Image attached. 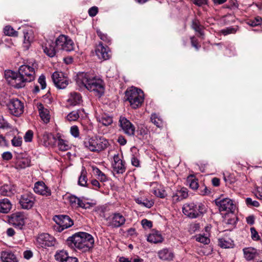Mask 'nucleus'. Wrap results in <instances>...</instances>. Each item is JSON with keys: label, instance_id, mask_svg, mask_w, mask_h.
<instances>
[{"label": "nucleus", "instance_id": "52", "mask_svg": "<svg viewBox=\"0 0 262 262\" xmlns=\"http://www.w3.org/2000/svg\"><path fill=\"white\" fill-rule=\"evenodd\" d=\"M14 146H20L22 143V138L19 137H14L11 141Z\"/></svg>", "mask_w": 262, "mask_h": 262}, {"label": "nucleus", "instance_id": "6", "mask_svg": "<svg viewBox=\"0 0 262 262\" xmlns=\"http://www.w3.org/2000/svg\"><path fill=\"white\" fill-rule=\"evenodd\" d=\"M37 66L36 62H29L28 64L20 66L18 73L30 82L35 79V69H37Z\"/></svg>", "mask_w": 262, "mask_h": 262}, {"label": "nucleus", "instance_id": "16", "mask_svg": "<svg viewBox=\"0 0 262 262\" xmlns=\"http://www.w3.org/2000/svg\"><path fill=\"white\" fill-rule=\"evenodd\" d=\"M25 215L23 212H16L12 214L10 222L16 229L21 230L25 224Z\"/></svg>", "mask_w": 262, "mask_h": 262}, {"label": "nucleus", "instance_id": "31", "mask_svg": "<svg viewBox=\"0 0 262 262\" xmlns=\"http://www.w3.org/2000/svg\"><path fill=\"white\" fill-rule=\"evenodd\" d=\"M97 120L104 126H108L113 123V118L107 114H104L97 117Z\"/></svg>", "mask_w": 262, "mask_h": 262}, {"label": "nucleus", "instance_id": "44", "mask_svg": "<svg viewBox=\"0 0 262 262\" xmlns=\"http://www.w3.org/2000/svg\"><path fill=\"white\" fill-rule=\"evenodd\" d=\"M95 173L98 176V179L101 182H105L107 180V178L105 174L103 173L99 168H94Z\"/></svg>", "mask_w": 262, "mask_h": 262}, {"label": "nucleus", "instance_id": "8", "mask_svg": "<svg viewBox=\"0 0 262 262\" xmlns=\"http://www.w3.org/2000/svg\"><path fill=\"white\" fill-rule=\"evenodd\" d=\"M54 221L57 225L54 227V229L58 232H61L64 229L69 228L73 225V221L66 215H55L53 217Z\"/></svg>", "mask_w": 262, "mask_h": 262}, {"label": "nucleus", "instance_id": "30", "mask_svg": "<svg viewBox=\"0 0 262 262\" xmlns=\"http://www.w3.org/2000/svg\"><path fill=\"white\" fill-rule=\"evenodd\" d=\"M14 192L15 189L11 185L5 184L0 188V193L3 195L10 196Z\"/></svg>", "mask_w": 262, "mask_h": 262}, {"label": "nucleus", "instance_id": "59", "mask_svg": "<svg viewBox=\"0 0 262 262\" xmlns=\"http://www.w3.org/2000/svg\"><path fill=\"white\" fill-rule=\"evenodd\" d=\"M98 12V9L97 7L94 6L91 7L89 10V14L91 17H94L97 15Z\"/></svg>", "mask_w": 262, "mask_h": 262}, {"label": "nucleus", "instance_id": "10", "mask_svg": "<svg viewBox=\"0 0 262 262\" xmlns=\"http://www.w3.org/2000/svg\"><path fill=\"white\" fill-rule=\"evenodd\" d=\"M9 112L13 116L18 117L24 112V104L18 99H12L7 104Z\"/></svg>", "mask_w": 262, "mask_h": 262}, {"label": "nucleus", "instance_id": "33", "mask_svg": "<svg viewBox=\"0 0 262 262\" xmlns=\"http://www.w3.org/2000/svg\"><path fill=\"white\" fill-rule=\"evenodd\" d=\"M244 256L247 260L253 259L257 255L256 250L253 248H247L243 250Z\"/></svg>", "mask_w": 262, "mask_h": 262}, {"label": "nucleus", "instance_id": "55", "mask_svg": "<svg viewBox=\"0 0 262 262\" xmlns=\"http://www.w3.org/2000/svg\"><path fill=\"white\" fill-rule=\"evenodd\" d=\"M78 200L79 198H77L75 195H71L69 196V201L71 204L73 206V207L77 208Z\"/></svg>", "mask_w": 262, "mask_h": 262}, {"label": "nucleus", "instance_id": "21", "mask_svg": "<svg viewBox=\"0 0 262 262\" xmlns=\"http://www.w3.org/2000/svg\"><path fill=\"white\" fill-rule=\"evenodd\" d=\"M188 195L187 189L185 187L181 188L180 189H177L175 193L173 194L172 196V202L177 203L181 201L183 199L187 198Z\"/></svg>", "mask_w": 262, "mask_h": 262}, {"label": "nucleus", "instance_id": "51", "mask_svg": "<svg viewBox=\"0 0 262 262\" xmlns=\"http://www.w3.org/2000/svg\"><path fill=\"white\" fill-rule=\"evenodd\" d=\"M192 28L196 32L201 31L202 26L200 25V22L197 19H194L192 23Z\"/></svg>", "mask_w": 262, "mask_h": 262}, {"label": "nucleus", "instance_id": "58", "mask_svg": "<svg viewBox=\"0 0 262 262\" xmlns=\"http://www.w3.org/2000/svg\"><path fill=\"white\" fill-rule=\"evenodd\" d=\"M38 83L40 84L41 89H45L46 87V78L44 75H41L38 79Z\"/></svg>", "mask_w": 262, "mask_h": 262}, {"label": "nucleus", "instance_id": "27", "mask_svg": "<svg viewBox=\"0 0 262 262\" xmlns=\"http://www.w3.org/2000/svg\"><path fill=\"white\" fill-rule=\"evenodd\" d=\"M39 115L41 119L45 123H48L50 121V116L48 109L45 108L43 105L40 103L38 106Z\"/></svg>", "mask_w": 262, "mask_h": 262}, {"label": "nucleus", "instance_id": "54", "mask_svg": "<svg viewBox=\"0 0 262 262\" xmlns=\"http://www.w3.org/2000/svg\"><path fill=\"white\" fill-rule=\"evenodd\" d=\"M250 231L251 233V238L254 241H258L260 239V237L255 228L251 227L250 228Z\"/></svg>", "mask_w": 262, "mask_h": 262}, {"label": "nucleus", "instance_id": "53", "mask_svg": "<svg viewBox=\"0 0 262 262\" xmlns=\"http://www.w3.org/2000/svg\"><path fill=\"white\" fill-rule=\"evenodd\" d=\"M246 204L249 206L258 207L259 203L257 201H253L250 198H247L246 199Z\"/></svg>", "mask_w": 262, "mask_h": 262}, {"label": "nucleus", "instance_id": "9", "mask_svg": "<svg viewBox=\"0 0 262 262\" xmlns=\"http://www.w3.org/2000/svg\"><path fill=\"white\" fill-rule=\"evenodd\" d=\"M214 202L220 212L226 211L229 213H233L235 209V205L233 203V201L229 198H217L215 200Z\"/></svg>", "mask_w": 262, "mask_h": 262}, {"label": "nucleus", "instance_id": "23", "mask_svg": "<svg viewBox=\"0 0 262 262\" xmlns=\"http://www.w3.org/2000/svg\"><path fill=\"white\" fill-rule=\"evenodd\" d=\"M27 82H29L18 73L16 74V76H15L14 79L11 81L10 85L15 88L20 89L24 87Z\"/></svg>", "mask_w": 262, "mask_h": 262}, {"label": "nucleus", "instance_id": "22", "mask_svg": "<svg viewBox=\"0 0 262 262\" xmlns=\"http://www.w3.org/2000/svg\"><path fill=\"white\" fill-rule=\"evenodd\" d=\"M55 46V42L47 41L44 45H42L44 53L50 57H54L58 50L57 48L56 49Z\"/></svg>", "mask_w": 262, "mask_h": 262}, {"label": "nucleus", "instance_id": "7", "mask_svg": "<svg viewBox=\"0 0 262 262\" xmlns=\"http://www.w3.org/2000/svg\"><path fill=\"white\" fill-rule=\"evenodd\" d=\"M55 45L58 50L70 52L74 49V43L73 40L68 36L59 35L55 40Z\"/></svg>", "mask_w": 262, "mask_h": 262}, {"label": "nucleus", "instance_id": "5", "mask_svg": "<svg viewBox=\"0 0 262 262\" xmlns=\"http://www.w3.org/2000/svg\"><path fill=\"white\" fill-rule=\"evenodd\" d=\"M183 213L191 219L196 218L206 212V206L202 203L185 204L182 208Z\"/></svg>", "mask_w": 262, "mask_h": 262}, {"label": "nucleus", "instance_id": "45", "mask_svg": "<svg viewBox=\"0 0 262 262\" xmlns=\"http://www.w3.org/2000/svg\"><path fill=\"white\" fill-rule=\"evenodd\" d=\"M97 33L101 40L106 43H110L111 42V39L106 34L103 33L100 30H97Z\"/></svg>", "mask_w": 262, "mask_h": 262}, {"label": "nucleus", "instance_id": "29", "mask_svg": "<svg viewBox=\"0 0 262 262\" xmlns=\"http://www.w3.org/2000/svg\"><path fill=\"white\" fill-rule=\"evenodd\" d=\"M135 201L138 204L147 208H150L154 204L152 200H148L145 198H137L135 199Z\"/></svg>", "mask_w": 262, "mask_h": 262}, {"label": "nucleus", "instance_id": "11", "mask_svg": "<svg viewBox=\"0 0 262 262\" xmlns=\"http://www.w3.org/2000/svg\"><path fill=\"white\" fill-rule=\"evenodd\" d=\"M36 244L42 248L54 246L56 244L55 238L48 233H42L36 237Z\"/></svg>", "mask_w": 262, "mask_h": 262}, {"label": "nucleus", "instance_id": "60", "mask_svg": "<svg viewBox=\"0 0 262 262\" xmlns=\"http://www.w3.org/2000/svg\"><path fill=\"white\" fill-rule=\"evenodd\" d=\"M141 224L143 228H150L152 226V222L148 221L147 219L142 220Z\"/></svg>", "mask_w": 262, "mask_h": 262}, {"label": "nucleus", "instance_id": "56", "mask_svg": "<svg viewBox=\"0 0 262 262\" xmlns=\"http://www.w3.org/2000/svg\"><path fill=\"white\" fill-rule=\"evenodd\" d=\"M33 136V131L31 130H28L24 136L25 141L26 142H31L32 140Z\"/></svg>", "mask_w": 262, "mask_h": 262}, {"label": "nucleus", "instance_id": "43", "mask_svg": "<svg viewBox=\"0 0 262 262\" xmlns=\"http://www.w3.org/2000/svg\"><path fill=\"white\" fill-rule=\"evenodd\" d=\"M43 140L46 145H50L53 143L55 139L52 134H47L43 135Z\"/></svg>", "mask_w": 262, "mask_h": 262}, {"label": "nucleus", "instance_id": "13", "mask_svg": "<svg viewBox=\"0 0 262 262\" xmlns=\"http://www.w3.org/2000/svg\"><path fill=\"white\" fill-rule=\"evenodd\" d=\"M119 123V126L125 134L130 137L134 136L135 127L128 119L123 116H120Z\"/></svg>", "mask_w": 262, "mask_h": 262}, {"label": "nucleus", "instance_id": "2", "mask_svg": "<svg viewBox=\"0 0 262 262\" xmlns=\"http://www.w3.org/2000/svg\"><path fill=\"white\" fill-rule=\"evenodd\" d=\"M77 81L81 83L89 91L94 92L99 97L104 94V87L102 80L90 73L79 74Z\"/></svg>", "mask_w": 262, "mask_h": 262}, {"label": "nucleus", "instance_id": "15", "mask_svg": "<svg viewBox=\"0 0 262 262\" xmlns=\"http://www.w3.org/2000/svg\"><path fill=\"white\" fill-rule=\"evenodd\" d=\"M52 78L56 86L59 89H63L69 84L68 78L63 76L62 73L55 72L53 73Z\"/></svg>", "mask_w": 262, "mask_h": 262}, {"label": "nucleus", "instance_id": "3", "mask_svg": "<svg viewBox=\"0 0 262 262\" xmlns=\"http://www.w3.org/2000/svg\"><path fill=\"white\" fill-rule=\"evenodd\" d=\"M125 97L134 109L141 106L144 98L143 92L141 89L135 87H131L126 90Z\"/></svg>", "mask_w": 262, "mask_h": 262}, {"label": "nucleus", "instance_id": "61", "mask_svg": "<svg viewBox=\"0 0 262 262\" xmlns=\"http://www.w3.org/2000/svg\"><path fill=\"white\" fill-rule=\"evenodd\" d=\"M191 43L192 47L195 48L196 50H198L201 46L199 44L197 39H196L194 37H191Z\"/></svg>", "mask_w": 262, "mask_h": 262}, {"label": "nucleus", "instance_id": "38", "mask_svg": "<svg viewBox=\"0 0 262 262\" xmlns=\"http://www.w3.org/2000/svg\"><path fill=\"white\" fill-rule=\"evenodd\" d=\"M4 33L8 36H17L18 32L15 31L12 27L10 26H6L4 29Z\"/></svg>", "mask_w": 262, "mask_h": 262}, {"label": "nucleus", "instance_id": "48", "mask_svg": "<svg viewBox=\"0 0 262 262\" xmlns=\"http://www.w3.org/2000/svg\"><path fill=\"white\" fill-rule=\"evenodd\" d=\"M91 206L90 203L85 202L79 198V200L77 203V208L80 207L84 209L89 208Z\"/></svg>", "mask_w": 262, "mask_h": 262}, {"label": "nucleus", "instance_id": "34", "mask_svg": "<svg viewBox=\"0 0 262 262\" xmlns=\"http://www.w3.org/2000/svg\"><path fill=\"white\" fill-rule=\"evenodd\" d=\"M83 111V110H77L73 111L67 115V120L69 121H75L77 120L79 118L81 112Z\"/></svg>", "mask_w": 262, "mask_h": 262}, {"label": "nucleus", "instance_id": "1", "mask_svg": "<svg viewBox=\"0 0 262 262\" xmlns=\"http://www.w3.org/2000/svg\"><path fill=\"white\" fill-rule=\"evenodd\" d=\"M66 242V245L71 249L85 252L93 247L94 239L91 234L79 232L69 237Z\"/></svg>", "mask_w": 262, "mask_h": 262}, {"label": "nucleus", "instance_id": "46", "mask_svg": "<svg viewBox=\"0 0 262 262\" xmlns=\"http://www.w3.org/2000/svg\"><path fill=\"white\" fill-rule=\"evenodd\" d=\"M196 241L204 244H208L210 243V239L206 236L202 234L196 236Z\"/></svg>", "mask_w": 262, "mask_h": 262}, {"label": "nucleus", "instance_id": "28", "mask_svg": "<svg viewBox=\"0 0 262 262\" xmlns=\"http://www.w3.org/2000/svg\"><path fill=\"white\" fill-rule=\"evenodd\" d=\"M147 239L150 243L157 244L162 243L163 241V238L159 232L156 231L149 234Z\"/></svg>", "mask_w": 262, "mask_h": 262}, {"label": "nucleus", "instance_id": "26", "mask_svg": "<svg viewBox=\"0 0 262 262\" xmlns=\"http://www.w3.org/2000/svg\"><path fill=\"white\" fill-rule=\"evenodd\" d=\"M82 101V97L80 94L76 92H72L70 93L68 102L70 104L76 105L79 104Z\"/></svg>", "mask_w": 262, "mask_h": 262}, {"label": "nucleus", "instance_id": "35", "mask_svg": "<svg viewBox=\"0 0 262 262\" xmlns=\"http://www.w3.org/2000/svg\"><path fill=\"white\" fill-rule=\"evenodd\" d=\"M68 256L67 252L65 250H60L56 252L55 255V259L59 262H64Z\"/></svg>", "mask_w": 262, "mask_h": 262}, {"label": "nucleus", "instance_id": "20", "mask_svg": "<svg viewBox=\"0 0 262 262\" xmlns=\"http://www.w3.org/2000/svg\"><path fill=\"white\" fill-rule=\"evenodd\" d=\"M114 162L113 163V167L114 171L117 173L122 174L125 171V162L122 161L119 157V155H115L114 156Z\"/></svg>", "mask_w": 262, "mask_h": 262}, {"label": "nucleus", "instance_id": "62", "mask_svg": "<svg viewBox=\"0 0 262 262\" xmlns=\"http://www.w3.org/2000/svg\"><path fill=\"white\" fill-rule=\"evenodd\" d=\"M2 156L3 160L7 161L10 160L12 158V155L9 151L4 152L2 154Z\"/></svg>", "mask_w": 262, "mask_h": 262}, {"label": "nucleus", "instance_id": "36", "mask_svg": "<svg viewBox=\"0 0 262 262\" xmlns=\"http://www.w3.org/2000/svg\"><path fill=\"white\" fill-rule=\"evenodd\" d=\"M150 121L158 127L160 128L163 126V123L162 120L156 114H151Z\"/></svg>", "mask_w": 262, "mask_h": 262}, {"label": "nucleus", "instance_id": "19", "mask_svg": "<svg viewBox=\"0 0 262 262\" xmlns=\"http://www.w3.org/2000/svg\"><path fill=\"white\" fill-rule=\"evenodd\" d=\"M158 256L162 260L171 261L174 258V254L171 249L165 248L158 252Z\"/></svg>", "mask_w": 262, "mask_h": 262}, {"label": "nucleus", "instance_id": "25", "mask_svg": "<svg viewBox=\"0 0 262 262\" xmlns=\"http://www.w3.org/2000/svg\"><path fill=\"white\" fill-rule=\"evenodd\" d=\"M12 204L7 198L0 199V212L7 213L11 210Z\"/></svg>", "mask_w": 262, "mask_h": 262}, {"label": "nucleus", "instance_id": "37", "mask_svg": "<svg viewBox=\"0 0 262 262\" xmlns=\"http://www.w3.org/2000/svg\"><path fill=\"white\" fill-rule=\"evenodd\" d=\"M16 74L17 73L11 70H6L5 71V77L10 84H11V81L14 79L15 76H16Z\"/></svg>", "mask_w": 262, "mask_h": 262}, {"label": "nucleus", "instance_id": "39", "mask_svg": "<svg viewBox=\"0 0 262 262\" xmlns=\"http://www.w3.org/2000/svg\"><path fill=\"white\" fill-rule=\"evenodd\" d=\"M187 181L189 182V186L191 189L195 190L198 188L199 184L198 180L193 178L192 176L189 177Z\"/></svg>", "mask_w": 262, "mask_h": 262}, {"label": "nucleus", "instance_id": "41", "mask_svg": "<svg viewBox=\"0 0 262 262\" xmlns=\"http://www.w3.org/2000/svg\"><path fill=\"white\" fill-rule=\"evenodd\" d=\"M57 146L59 150L61 151H66L69 149V145L66 143V141L62 139H58L57 140Z\"/></svg>", "mask_w": 262, "mask_h": 262}, {"label": "nucleus", "instance_id": "24", "mask_svg": "<svg viewBox=\"0 0 262 262\" xmlns=\"http://www.w3.org/2000/svg\"><path fill=\"white\" fill-rule=\"evenodd\" d=\"M1 258L3 262H18L16 256L11 251L2 252Z\"/></svg>", "mask_w": 262, "mask_h": 262}, {"label": "nucleus", "instance_id": "47", "mask_svg": "<svg viewBox=\"0 0 262 262\" xmlns=\"http://www.w3.org/2000/svg\"><path fill=\"white\" fill-rule=\"evenodd\" d=\"M236 32V29L229 27L221 30V33L224 35H227L229 34H234Z\"/></svg>", "mask_w": 262, "mask_h": 262}, {"label": "nucleus", "instance_id": "64", "mask_svg": "<svg viewBox=\"0 0 262 262\" xmlns=\"http://www.w3.org/2000/svg\"><path fill=\"white\" fill-rule=\"evenodd\" d=\"M9 127V124L3 116H0V128H4Z\"/></svg>", "mask_w": 262, "mask_h": 262}, {"label": "nucleus", "instance_id": "42", "mask_svg": "<svg viewBox=\"0 0 262 262\" xmlns=\"http://www.w3.org/2000/svg\"><path fill=\"white\" fill-rule=\"evenodd\" d=\"M87 184V179L86 176V172L82 170L81 176L79 178L78 184L81 186H86Z\"/></svg>", "mask_w": 262, "mask_h": 262}, {"label": "nucleus", "instance_id": "49", "mask_svg": "<svg viewBox=\"0 0 262 262\" xmlns=\"http://www.w3.org/2000/svg\"><path fill=\"white\" fill-rule=\"evenodd\" d=\"M17 163L21 168H24L30 165V161L28 159H22L18 161Z\"/></svg>", "mask_w": 262, "mask_h": 262}, {"label": "nucleus", "instance_id": "18", "mask_svg": "<svg viewBox=\"0 0 262 262\" xmlns=\"http://www.w3.org/2000/svg\"><path fill=\"white\" fill-rule=\"evenodd\" d=\"M34 191L36 193L46 196L51 194L50 189L42 181H38L35 183Z\"/></svg>", "mask_w": 262, "mask_h": 262}, {"label": "nucleus", "instance_id": "40", "mask_svg": "<svg viewBox=\"0 0 262 262\" xmlns=\"http://www.w3.org/2000/svg\"><path fill=\"white\" fill-rule=\"evenodd\" d=\"M247 23L252 27L260 25L262 24V18L261 17L258 16L255 17L254 19H250Z\"/></svg>", "mask_w": 262, "mask_h": 262}, {"label": "nucleus", "instance_id": "14", "mask_svg": "<svg viewBox=\"0 0 262 262\" xmlns=\"http://www.w3.org/2000/svg\"><path fill=\"white\" fill-rule=\"evenodd\" d=\"M35 198L33 193H26L21 195L19 200V203L23 209H30L34 205Z\"/></svg>", "mask_w": 262, "mask_h": 262}, {"label": "nucleus", "instance_id": "12", "mask_svg": "<svg viewBox=\"0 0 262 262\" xmlns=\"http://www.w3.org/2000/svg\"><path fill=\"white\" fill-rule=\"evenodd\" d=\"M108 221L107 226L112 228H119L123 225L125 222V218L120 213H114L106 219Z\"/></svg>", "mask_w": 262, "mask_h": 262}, {"label": "nucleus", "instance_id": "17", "mask_svg": "<svg viewBox=\"0 0 262 262\" xmlns=\"http://www.w3.org/2000/svg\"><path fill=\"white\" fill-rule=\"evenodd\" d=\"M95 52L100 59L107 60L111 57V51L107 46H104L102 42L97 46Z\"/></svg>", "mask_w": 262, "mask_h": 262}, {"label": "nucleus", "instance_id": "4", "mask_svg": "<svg viewBox=\"0 0 262 262\" xmlns=\"http://www.w3.org/2000/svg\"><path fill=\"white\" fill-rule=\"evenodd\" d=\"M108 141L103 137L86 138L83 141L85 148L93 152H99L107 147Z\"/></svg>", "mask_w": 262, "mask_h": 262}, {"label": "nucleus", "instance_id": "63", "mask_svg": "<svg viewBox=\"0 0 262 262\" xmlns=\"http://www.w3.org/2000/svg\"><path fill=\"white\" fill-rule=\"evenodd\" d=\"M137 133L138 135L143 137L144 135H146L147 133V130L146 128L143 127H139L138 130H137Z\"/></svg>", "mask_w": 262, "mask_h": 262}, {"label": "nucleus", "instance_id": "32", "mask_svg": "<svg viewBox=\"0 0 262 262\" xmlns=\"http://www.w3.org/2000/svg\"><path fill=\"white\" fill-rule=\"evenodd\" d=\"M233 242L229 238L224 237L219 239V245L223 248H230L233 246Z\"/></svg>", "mask_w": 262, "mask_h": 262}, {"label": "nucleus", "instance_id": "57", "mask_svg": "<svg viewBox=\"0 0 262 262\" xmlns=\"http://www.w3.org/2000/svg\"><path fill=\"white\" fill-rule=\"evenodd\" d=\"M70 132L72 136L76 138L79 136V132L78 127L77 126H72L70 129Z\"/></svg>", "mask_w": 262, "mask_h": 262}, {"label": "nucleus", "instance_id": "50", "mask_svg": "<svg viewBox=\"0 0 262 262\" xmlns=\"http://www.w3.org/2000/svg\"><path fill=\"white\" fill-rule=\"evenodd\" d=\"M154 194L160 198H164L166 196L165 191L159 189H157L154 190Z\"/></svg>", "mask_w": 262, "mask_h": 262}]
</instances>
